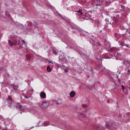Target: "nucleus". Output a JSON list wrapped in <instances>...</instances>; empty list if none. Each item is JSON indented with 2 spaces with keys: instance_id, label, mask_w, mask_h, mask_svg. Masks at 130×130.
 Masks as SVG:
<instances>
[{
  "instance_id": "f8f14e48",
  "label": "nucleus",
  "mask_w": 130,
  "mask_h": 130,
  "mask_svg": "<svg viewBox=\"0 0 130 130\" xmlns=\"http://www.w3.org/2000/svg\"><path fill=\"white\" fill-rule=\"evenodd\" d=\"M24 97H25V98H26V99H28V100L30 99V100H32V98H31L30 96H27V95H25V96H24Z\"/></svg>"
},
{
  "instance_id": "dca6fc26",
  "label": "nucleus",
  "mask_w": 130,
  "mask_h": 130,
  "mask_svg": "<svg viewBox=\"0 0 130 130\" xmlns=\"http://www.w3.org/2000/svg\"><path fill=\"white\" fill-rule=\"evenodd\" d=\"M121 9H124V6L121 5Z\"/></svg>"
},
{
  "instance_id": "b1692460",
  "label": "nucleus",
  "mask_w": 130,
  "mask_h": 130,
  "mask_svg": "<svg viewBox=\"0 0 130 130\" xmlns=\"http://www.w3.org/2000/svg\"><path fill=\"white\" fill-rule=\"evenodd\" d=\"M17 88H19V86H17Z\"/></svg>"
},
{
  "instance_id": "9b49d317",
  "label": "nucleus",
  "mask_w": 130,
  "mask_h": 130,
  "mask_svg": "<svg viewBox=\"0 0 130 130\" xmlns=\"http://www.w3.org/2000/svg\"><path fill=\"white\" fill-rule=\"evenodd\" d=\"M121 89H122V90H123V91H124L125 90V87L124 86V85H122Z\"/></svg>"
},
{
  "instance_id": "393cba45",
  "label": "nucleus",
  "mask_w": 130,
  "mask_h": 130,
  "mask_svg": "<svg viewBox=\"0 0 130 130\" xmlns=\"http://www.w3.org/2000/svg\"><path fill=\"white\" fill-rule=\"evenodd\" d=\"M107 125H108V124H107Z\"/></svg>"
},
{
  "instance_id": "412c9836",
  "label": "nucleus",
  "mask_w": 130,
  "mask_h": 130,
  "mask_svg": "<svg viewBox=\"0 0 130 130\" xmlns=\"http://www.w3.org/2000/svg\"><path fill=\"white\" fill-rule=\"evenodd\" d=\"M99 3H100V0H96Z\"/></svg>"
},
{
  "instance_id": "a878e982",
  "label": "nucleus",
  "mask_w": 130,
  "mask_h": 130,
  "mask_svg": "<svg viewBox=\"0 0 130 130\" xmlns=\"http://www.w3.org/2000/svg\"><path fill=\"white\" fill-rule=\"evenodd\" d=\"M20 107H22V106H20Z\"/></svg>"
},
{
  "instance_id": "20e7f679",
  "label": "nucleus",
  "mask_w": 130,
  "mask_h": 130,
  "mask_svg": "<svg viewBox=\"0 0 130 130\" xmlns=\"http://www.w3.org/2000/svg\"><path fill=\"white\" fill-rule=\"evenodd\" d=\"M124 64L126 66V67H127L128 68H129L130 67V61L128 60L124 61Z\"/></svg>"
},
{
  "instance_id": "423d86ee",
  "label": "nucleus",
  "mask_w": 130,
  "mask_h": 130,
  "mask_svg": "<svg viewBox=\"0 0 130 130\" xmlns=\"http://www.w3.org/2000/svg\"><path fill=\"white\" fill-rule=\"evenodd\" d=\"M75 13H80L81 15H83V10L82 9H79L78 11H75Z\"/></svg>"
},
{
  "instance_id": "6ab92c4d",
  "label": "nucleus",
  "mask_w": 130,
  "mask_h": 130,
  "mask_svg": "<svg viewBox=\"0 0 130 130\" xmlns=\"http://www.w3.org/2000/svg\"><path fill=\"white\" fill-rule=\"evenodd\" d=\"M27 58H28V59H30V58H29V56H27Z\"/></svg>"
},
{
  "instance_id": "5701e85b",
  "label": "nucleus",
  "mask_w": 130,
  "mask_h": 130,
  "mask_svg": "<svg viewBox=\"0 0 130 130\" xmlns=\"http://www.w3.org/2000/svg\"><path fill=\"white\" fill-rule=\"evenodd\" d=\"M2 130H7L6 128H5V129H3Z\"/></svg>"
},
{
  "instance_id": "1a4fd4ad",
  "label": "nucleus",
  "mask_w": 130,
  "mask_h": 130,
  "mask_svg": "<svg viewBox=\"0 0 130 130\" xmlns=\"http://www.w3.org/2000/svg\"><path fill=\"white\" fill-rule=\"evenodd\" d=\"M8 43L10 46H14V43L12 42L11 40H8Z\"/></svg>"
},
{
  "instance_id": "6e6552de",
  "label": "nucleus",
  "mask_w": 130,
  "mask_h": 130,
  "mask_svg": "<svg viewBox=\"0 0 130 130\" xmlns=\"http://www.w3.org/2000/svg\"><path fill=\"white\" fill-rule=\"evenodd\" d=\"M78 115L79 117L81 118L84 116V114H83L82 113H78Z\"/></svg>"
},
{
  "instance_id": "39448f33",
  "label": "nucleus",
  "mask_w": 130,
  "mask_h": 130,
  "mask_svg": "<svg viewBox=\"0 0 130 130\" xmlns=\"http://www.w3.org/2000/svg\"><path fill=\"white\" fill-rule=\"evenodd\" d=\"M75 95H76V93H75L74 91H72L70 93V97H71V98L75 97Z\"/></svg>"
},
{
  "instance_id": "aec40b11",
  "label": "nucleus",
  "mask_w": 130,
  "mask_h": 130,
  "mask_svg": "<svg viewBox=\"0 0 130 130\" xmlns=\"http://www.w3.org/2000/svg\"><path fill=\"white\" fill-rule=\"evenodd\" d=\"M12 87H13L14 89H15V86H14V85H12Z\"/></svg>"
},
{
  "instance_id": "4be33fe9",
  "label": "nucleus",
  "mask_w": 130,
  "mask_h": 130,
  "mask_svg": "<svg viewBox=\"0 0 130 130\" xmlns=\"http://www.w3.org/2000/svg\"><path fill=\"white\" fill-rule=\"evenodd\" d=\"M60 58H61V56H59V59H60Z\"/></svg>"
},
{
  "instance_id": "9d476101",
  "label": "nucleus",
  "mask_w": 130,
  "mask_h": 130,
  "mask_svg": "<svg viewBox=\"0 0 130 130\" xmlns=\"http://www.w3.org/2000/svg\"><path fill=\"white\" fill-rule=\"evenodd\" d=\"M47 72H48L49 73H50V72H51V69H50V67H49V66H48V67H47Z\"/></svg>"
},
{
  "instance_id": "f3484780",
  "label": "nucleus",
  "mask_w": 130,
  "mask_h": 130,
  "mask_svg": "<svg viewBox=\"0 0 130 130\" xmlns=\"http://www.w3.org/2000/svg\"><path fill=\"white\" fill-rule=\"evenodd\" d=\"M49 63H52V64H53V63H52V62L49 61Z\"/></svg>"
},
{
  "instance_id": "a211bd4d",
  "label": "nucleus",
  "mask_w": 130,
  "mask_h": 130,
  "mask_svg": "<svg viewBox=\"0 0 130 130\" xmlns=\"http://www.w3.org/2000/svg\"><path fill=\"white\" fill-rule=\"evenodd\" d=\"M57 105H58L59 104V105H60V104L58 103L57 102H56Z\"/></svg>"
},
{
  "instance_id": "f03ea898",
  "label": "nucleus",
  "mask_w": 130,
  "mask_h": 130,
  "mask_svg": "<svg viewBox=\"0 0 130 130\" xmlns=\"http://www.w3.org/2000/svg\"><path fill=\"white\" fill-rule=\"evenodd\" d=\"M40 106L41 108H47L49 106V102L48 101H44L40 104Z\"/></svg>"
},
{
  "instance_id": "cd10ccee",
  "label": "nucleus",
  "mask_w": 130,
  "mask_h": 130,
  "mask_svg": "<svg viewBox=\"0 0 130 130\" xmlns=\"http://www.w3.org/2000/svg\"><path fill=\"white\" fill-rule=\"evenodd\" d=\"M77 15H78V14H76Z\"/></svg>"
},
{
  "instance_id": "0eeeda50",
  "label": "nucleus",
  "mask_w": 130,
  "mask_h": 130,
  "mask_svg": "<svg viewBox=\"0 0 130 130\" xmlns=\"http://www.w3.org/2000/svg\"><path fill=\"white\" fill-rule=\"evenodd\" d=\"M43 125L44 126H47V125H49V122H44L43 123Z\"/></svg>"
},
{
  "instance_id": "f257e3e1",
  "label": "nucleus",
  "mask_w": 130,
  "mask_h": 130,
  "mask_svg": "<svg viewBox=\"0 0 130 130\" xmlns=\"http://www.w3.org/2000/svg\"><path fill=\"white\" fill-rule=\"evenodd\" d=\"M5 103L8 105L9 107H13L15 106V103L14 102V101L12 100V97H11V96H8L5 101Z\"/></svg>"
},
{
  "instance_id": "bb28decb",
  "label": "nucleus",
  "mask_w": 130,
  "mask_h": 130,
  "mask_svg": "<svg viewBox=\"0 0 130 130\" xmlns=\"http://www.w3.org/2000/svg\"><path fill=\"white\" fill-rule=\"evenodd\" d=\"M114 130H117L116 129H114Z\"/></svg>"
},
{
  "instance_id": "2eb2a0df",
  "label": "nucleus",
  "mask_w": 130,
  "mask_h": 130,
  "mask_svg": "<svg viewBox=\"0 0 130 130\" xmlns=\"http://www.w3.org/2000/svg\"><path fill=\"white\" fill-rule=\"evenodd\" d=\"M64 71L65 73H68V72H69V70H68V69H64Z\"/></svg>"
},
{
  "instance_id": "7ed1b4c3",
  "label": "nucleus",
  "mask_w": 130,
  "mask_h": 130,
  "mask_svg": "<svg viewBox=\"0 0 130 130\" xmlns=\"http://www.w3.org/2000/svg\"><path fill=\"white\" fill-rule=\"evenodd\" d=\"M40 95L41 98H42V99H45L46 98V94L44 92H41Z\"/></svg>"
},
{
  "instance_id": "4468645a",
  "label": "nucleus",
  "mask_w": 130,
  "mask_h": 130,
  "mask_svg": "<svg viewBox=\"0 0 130 130\" xmlns=\"http://www.w3.org/2000/svg\"><path fill=\"white\" fill-rule=\"evenodd\" d=\"M126 87L128 88V89H129V90H130V83L129 84L127 85Z\"/></svg>"
},
{
  "instance_id": "ddd939ff",
  "label": "nucleus",
  "mask_w": 130,
  "mask_h": 130,
  "mask_svg": "<svg viewBox=\"0 0 130 130\" xmlns=\"http://www.w3.org/2000/svg\"><path fill=\"white\" fill-rule=\"evenodd\" d=\"M22 44H24V45H27V43L26 42H25V41L22 40Z\"/></svg>"
}]
</instances>
